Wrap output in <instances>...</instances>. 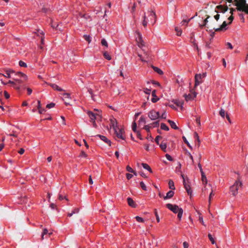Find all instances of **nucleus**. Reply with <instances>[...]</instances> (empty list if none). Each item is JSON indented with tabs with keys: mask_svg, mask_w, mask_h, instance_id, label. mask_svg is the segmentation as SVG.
Masks as SVG:
<instances>
[{
	"mask_svg": "<svg viewBox=\"0 0 248 248\" xmlns=\"http://www.w3.org/2000/svg\"><path fill=\"white\" fill-rule=\"evenodd\" d=\"M15 72L11 70H7L6 71L3 76L7 78H12L13 80H10L7 83L4 84H10L11 86L17 90H19L20 89L21 83L26 81L28 79V77L26 75L23 73L17 72L15 74V77L13 78L12 75Z\"/></svg>",
	"mask_w": 248,
	"mask_h": 248,
	"instance_id": "f257e3e1",
	"label": "nucleus"
},
{
	"mask_svg": "<svg viewBox=\"0 0 248 248\" xmlns=\"http://www.w3.org/2000/svg\"><path fill=\"white\" fill-rule=\"evenodd\" d=\"M229 2H233L236 6V8H230V13L233 15V12L237 10L238 11L244 12L248 15V4L246 3V0H226Z\"/></svg>",
	"mask_w": 248,
	"mask_h": 248,
	"instance_id": "f03ea898",
	"label": "nucleus"
},
{
	"mask_svg": "<svg viewBox=\"0 0 248 248\" xmlns=\"http://www.w3.org/2000/svg\"><path fill=\"white\" fill-rule=\"evenodd\" d=\"M142 25L144 27H147L148 23L154 25L156 21V17L155 12L153 11L148 12L144 14L143 16Z\"/></svg>",
	"mask_w": 248,
	"mask_h": 248,
	"instance_id": "7ed1b4c3",
	"label": "nucleus"
},
{
	"mask_svg": "<svg viewBox=\"0 0 248 248\" xmlns=\"http://www.w3.org/2000/svg\"><path fill=\"white\" fill-rule=\"evenodd\" d=\"M166 207L170 210L172 211L173 213H178L177 217L179 220H181L183 214V210L181 208H179V206L176 204H172L171 203H167Z\"/></svg>",
	"mask_w": 248,
	"mask_h": 248,
	"instance_id": "20e7f679",
	"label": "nucleus"
},
{
	"mask_svg": "<svg viewBox=\"0 0 248 248\" xmlns=\"http://www.w3.org/2000/svg\"><path fill=\"white\" fill-rule=\"evenodd\" d=\"M242 186V182L239 180L235 181L234 184L230 187V191L233 196H236L238 193V190Z\"/></svg>",
	"mask_w": 248,
	"mask_h": 248,
	"instance_id": "39448f33",
	"label": "nucleus"
},
{
	"mask_svg": "<svg viewBox=\"0 0 248 248\" xmlns=\"http://www.w3.org/2000/svg\"><path fill=\"white\" fill-rule=\"evenodd\" d=\"M181 177L183 180V185L187 191L188 195H191L192 194V190L190 186V182L188 179L187 177H185L184 174H182Z\"/></svg>",
	"mask_w": 248,
	"mask_h": 248,
	"instance_id": "423d86ee",
	"label": "nucleus"
},
{
	"mask_svg": "<svg viewBox=\"0 0 248 248\" xmlns=\"http://www.w3.org/2000/svg\"><path fill=\"white\" fill-rule=\"evenodd\" d=\"M206 76V73H202V74H196L195 76V87L202 83V79Z\"/></svg>",
	"mask_w": 248,
	"mask_h": 248,
	"instance_id": "0eeeda50",
	"label": "nucleus"
},
{
	"mask_svg": "<svg viewBox=\"0 0 248 248\" xmlns=\"http://www.w3.org/2000/svg\"><path fill=\"white\" fill-rule=\"evenodd\" d=\"M148 115L151 120H156L160 117L159 112L154 109L151 110L149 112Z\"/></svg>",
	"mask_w": 248,
	"mask_h": 248,
	"instance_id": "6e6552de",
	"label": "nucleus"
},
{
	"mask_svg": "<svg viewBox=\"0 0 248 248\" xmlns=\"http://www.w3.org/2000/svg\"><path fill=\"white\" fill-rule=\"evenodd\" d=\"M114 133L115 134L116 137L118 139L125 140V136L124 135V131L123 128H118V129H116V131H114Z\"/></svg>",
	"mask_w": 248,
	"mask_h": 248,
	"instance_id": "1a4fd4ad",
	"label": "nucleus"
},
{
	"mask_svg": "<svg viewBox=\"0 0 248 248\" xmlns=\"http://www.w3.org/2000/svg\"><path fill=\"white\" fill-rule=\"evenodd\" d=\"M136 41L138 43V46L140 47H141L143 46H144V41L142 39V35L141 33L137 31L136 32Z\"/></svg>",
	"mask_w": 248,
	"mask_h": 248,
	"instance_id": "9d476101",
	"label": "nucleus"
},
{
	"mask_svg": "<svg viewBox=\"0 0 248 248\" xmlns=\"http://www.w3.org/2000/svg\"><path fill=\"white\" fill-rule=\"evenodd\" d=\"M197 96V93L193 89L190 91V93L188 94H185L184 96L186 101L189 100H193L196 98Z\"/></svg>",
	"mask_w": 248,
	"mask_h": 248,
	"instance_id": "9b49d317",
	"label": "nucleus"
},
{
	"mask_svg": "<svg viewBox=\"0 0 248 248\" xmlns=\"http://www.w3.org/2000/svg\"><path fill=\"white\" fill-rule=\"evenodd\" d=\"M109 126L111 128L113 129L114 131H116V129L117 130L119 128L117 125V121L114 118H111L110 119Z\"/></svg>",
	"mask_w": 248,
	"mask_h": 248,
	"instance_id": "f8f14e48",
	"label": "nucleus"
},
{
	"mask_svg": "<svg viewBox=\"0 0 248 248\" xmlns=\"http://www.w3.org/2000/svg\"><path fill=\"white\" fill-rule=\"evenodd\" d=\"M174 192L172 190H170L167 193L166 195L163 197V199L165 200L170 199L174 196Z\"/></svg>",
	"mask_w": 248,
	"mask_h": 248,
	"instance_id": "ddd939ff",
	"label": "nucleus"
},
{
	"mask_svg": "<svg viewBox=\"0 0 248 248\" xmlns=\"http://www.w3.org/2000/svg\"><path fill=\"white\" fill-rule=\"evenodd\" d=\"M127 203L130 206L133 208H135L137 206L136 203L131 198L128 197L127 199Z\"/></svg>",
	"mask_w": 248,
	"mask_h": 248,
	"instance_id": "4468645a",
	"label": "nucleus"
},
{
	"mask_svg": "<svg viewBox=\"0 0 248 248\" xmlns=\"http://www.w3.org/2000/svg\"><path fill=\"white\" fill-rule=\"evenodd\" d=\"M216 8L217 9L219 12L223 13H225L228 9V7L227 6H223L221 5L217 6Z\"/></svg>",
	"mask_w": 248,
	"mask_h": 248,
	"instance_id": "2eb2a0df",
	"label": "nucleus"
},
{
	"mask_svg": "<svg viewBox=\"0 0 248 248\" xmlns=\"http://www.w3.org/2000/svg\"><path fill=\"white\" fill-rule=\"evenodd\" d=\"M152 95L153 96V98L151 99L152 102L153 103H156L159 100V98L156 95V91L155 90L152 92Z\"/></svg>",
	"mask_w": 248,
	"mask_h": 248,
	"instance_id": "dca6fc26",
	"label": "nucleus"
},
{
	"mask_svg": "<svg viewBox=\"0 0 248 248\" xmlns=\"http://www.w3.org/2000/svg\"><path fill=\"white\" fill-rule=\"evenodd\" d=\"M97 136L99 137L102 140L104 141L106 143L108 144L109 145H110L111 141L106 137L101 135H97Z\"/></svg>",
	"mask_w": 248,
	"mask_h": 248,
	"instance_id": "f3484780",
	"label": "nucleus"
},
{
	"mask_svg": "<svg viewBox=\"0 0 248 248\" xmlns=\"http://www.w3.org/2000/svg\"><path fill=\"white\" fill-rule=\"evenodd\" d=\"M227 25V22L224 21L219 28L214 29V30L216 31H218L224 29L226 30Z\"/></svg>",
	"mask_w": 248,
	"mask_h": 248,
	"instance_id": "a211bd4d",
	"label": "nucleus"
},
{
	"mask_svg": "<svg viewBox=\"0 0 248 248\" xmlns=\"http://www.w3.org/2000/svg\"><path fill=\"white\" fill-rule=\"evenodd\" d=\"M87 114L89 117L90 118V121H94L96 119L95 114L91 111H88Z\"/></svg>",
	"mask_w": 248,
	"mask_h": 248,
	"instance_id": "6ab92c4d",
	"label": "nucleus"
},
{
	"mask_svg": "<svg viewBox=\"0 0 248 248\" xmlns=\"http://www.w3.org/2000/svg\"><path fill=\"white\" fill-rule=\"evenodd\" d=\"M170 124V127L174 129H178V127L176 125L175 123L171 120H169L168 121Z\"/></svg>",
	"mask_w": 248,
	"mask_h": 248,
	"instance_id": "aec40b11",
	"label": "nucleus"
},
{
	"mask_svg": "<svg viewBox=\"0 0 248 248\" xmlns=\"http://www.w3.org/2000/svg\"><path fill=\"white\" fill-rule=\"evenodd\" d=\"M38 106L37 108L38 109V111L40 114H42L45 111V109L44 108H42L41 106V102L38 100L37 101Z\"/></svg>",
	"mask_w": 248,
	"mask_h": 248,
	"instance_id": "412c9836",
	"label": "nucleus"
},
{
	"mask_svg": "<svg viewBox=\"0 0 248 248\" xmlns=\"http://www.w3.org/2000/svg\"><path fill=\"white\" fill-rule=\"evenodd\" d=\"M152 68L154 69V70L155 72H156L157 74H158L159 75H162L163 74V72L160 68H159L157 67L154 66H153Z\"/></svg>",
	"mask_w": 248,
	"mask_h": 248,
	"instance_id": "4be33fe9",
	"label": "nucleus"
},
{
	"mask_svg": "<svg viewBox=\"0 0 248 248\" xmlns=\"http://www.w3.org/2000/svg\"><path fill=\"white\" fill-rule=\"evenodd\" d=\"M142 167L145 169L148 170L150 172H152V170L151 168V167L149 166V165H148L146 163H142L141 164Z\"/></svg>",
	"mask_w": 248,
	"mask_h": 248,
	"instance_id": "5701e85b",
	"label": "nucleus"
},
{
	"mask_svg": "<svg viewBox=\"0 0 248 248\" xmlns=\"http://www.w3.org/2000/svg\"><path fill=\"white\" fill-rule=\"evenodd\" d=\"M88 92L90 94L91 98L94 101H95V95L93 93V90L91 88H88Z\"/></svg>",
	"mask_w": 248,
	"mask_h": 248,
	"instance_id": "b1692460",
	"label": "nucleus"
},
{
	"mask_svg": "<svg viewBox=\"0 0 248 248\" xmlns=\"http://www.w3.org/2000/svg\"><path fill=\"white\" fill-rule=\"evenodd\" d=\"M49 85L55 90H57L59 91H62V89H61L60 87H59L57 85L55 84L50 83L49 84Z\"/></svg>",
	"mask_w": 248,
	"mask_h": 248,
	"instance_id": "393cba45",
	"label": "nucleus"
},
{
	"mask_svg": "<svg viewBox=\"0 0 248 248\" xmlns=\"http://www.w3.org/2000/svg\"><path fill=\"white\" fill-rule=\"evenodd\" d=\"M160 147L163 151L166 152L167 144L166 142L162 141L160 144Z\"/></svg>",
	"mask_w": 248,
	"mask_h": 248,
	"instance_id": "a878e982",
	"label": "nucleus"
},
{
	"mask_svg": "<svg viewBox=\"0 0 248 248\" xmlns=\"http://www.w3.org/2000/svg\"><path fill=\"white\" fill-rule=\"evenodd\" d=\"M210 17L209 16H207V17L203 21L202 23L201 24H200V27L201 28H203V27H204L208 22V19Z\"/></svg>",
	"mask_w": 248,
	"mask_h": 248,
	"instance_id": "bb28decb",
	"label": "nucleus"
},
{
	"mask_svg": "<svg viewBox=\"0 0 248 248\" xmlns=\"http://www.w3.org/2000/svg\"><path fill=\"white\" fill-rule=\"evenodd\" d=\"M169 188L171 190H173L175 189V186H174V182H173V181L172 180H169Z\"/></svg>",
	"mask_w": 248,
	"mask_h": 248,
	"instance_id": "cd10ccee",
	"label": "nucleus"
},
{
	"mask_svg": "<svg viewBox=\"0 0 248 248\" xmlns=\"http://www.w3.org/2000/svg\"><path fill=\"white\" fill-rule=\"evenodd\" d=\"M126 170L130 173H133L134 175H136V172L129 166H127L126 168Z\"/></svg>",
	"mask_w": 248,
	"mask_h": 248,
	"instance_id": "c85d7f7f",
	"label": "nucleus"
},
{
	"mask_svg": "<svg viewBox=\"0 0 248 248\" xmlns=\"http://www.w3.org/2000/svg\"><path fill=\"white\" fill-rule=\"evenodd\" d=\"M103 56L105 57V58L108 60H110L111 59L110 55L107 51H104L103 52Z\"/></svg>",
	"mask_w": 248,
	"mask_h": 248,
	"instance_id": "c756f323",
	"label": "nucleus"
},
{
	"mask_svg": "<svg viewBox=\"0 0 248 248\" xmlns=\"http://www.w3.org/2000/svg\"><path fill=\"white\" fill-rule=\"evenodd\" d=\"M47 234L50 235L52 234V232L48 233V230L46 229H44L42 233V239H43L44 238V236Z\"/></svg>",
	"mask_w": 248,
	"mask_h": 248,
	"instance_id": "7c9ffc66",
	"label": "nucleus"
},
{
	"mask_svg": "<svg viewBox=\"0 0 248 248\" xmlns=\"http://www.w3.org/2000/svg\"><path fill=\"white\" fill-rule=\"evenodd\" d=\"M174 103L177 106L182 108L183 102L176 100L174 101Z\"/></svg>",
	"mask_w": 248,
	"mask_h": 248,
	"instance_id": "2f4dec72",
	"label": "nucleus"
},
{
	"mask_svg": "<svg viewBox=\"0 0 248 248\" xmlns=\"http://www.w3.org/2000/svg\"><path fill=\"white\" fill-rule=\"evenodd\" d=\"M161 129L165 131L169 130V127L164 123H162L160 125Z\"/></svg>",
	"mask_w": 248,
	"mask_h": 248,
	"instance_id": "473e14b6",
	"label": "nucleus"
},
{
	"mask_svg": "<svg viewBox=\"0 0 248 248\" xmlns=\"http://www.w3.org/2000/svg\"><path fill=\"white\" fill-rule=\"evenodd\" d=\"M194 138L198 142V145L199 146L200 143V140L199 139V137L198 136V134L197 132H195L194 134Z\"/></svg>",
	"mask_w": 248,
	"mask_h": 248,
	"instance_id": "72a5a7b5",
	"label": "nucleus"
},
{
	"mask_svg": "<svg viewBox=\"0 0 248 248\" xmlns=\"http://www.w3.org/2000/svg\"><path fill=\"white\" fill-rule=\"evenodd\" d=\"M194 17H192L190 19H183L182 22H181V24H182V25H184L185 24H186V26H187V24H188V23L190 21V20L192 19Z\"/></svg>",
	"mask_w": 248,
	"mask_h": 248,
	"instance_id": "f704fd0d",
	"label": "nucleus"
},
{
	"mask_svg": "<svg viewBox=\"0 0 248 248\" xmlns=\"http://www.w3.org/2000/svg\"><path fill=\"white\" fill-rule=\"evenodd\" d=\"M83 38H84V39L88 42V43H90L92 40H91V37L90 35H84L83 36Z\"/></svg>",
	"mask_w": 248,
	"mask_h": 248,
	"instance_id": "c9c22d12",
	"label": "nucleus"
},
{
	"mask_svg": "<svg viewBox=\"0 0 248 248\" xmlns=\"http://www.w3.org/2000/svg\"><path fill=\"white\" fill-rule=\"evenodd\" d=\"M175 30L176 31V34H177V36H181V35L182 31L181 29H180L178 27H175Z\"/></svg>",
	"mask_w": 248,
	"mask_h": 248,
	"instance_id": "e433bc0d",
	"label": "nucleus"
},
{
	"mask_svg": "<svg viewBox=\"0 0 248 248\" xmlns=\"http://www.w3.org/2000/svg\"><path fill=\"white\" fill-rule=\"evenodd\" d=\"M132 130L135 133H136L138 131L137 130V124L136 123V122L135 121L134 122H133V123L132 124Z\"/></svg>",
	"mask_w": 248,
	"mask_h": 248,
	"instance_id": "4c0bfd02",
	"label": "nucleus"
},
{
	"mask_svg": "<svg viewBox=\"0 0 248 248\" xmlns=\"http://www.w3.org/2000/svg\"><path fill=\"white\" fill-rule=\"evenodd\" d=\"M143 128L147 132H150V129L151 128H152V126L151 125V124H148V125H144Z\"/></svg>",
	"mask_w": 248,
	"mask_h": 248,
	"instance_id": "58836bf2",
	"label": "nucleus"
},
{
	"mask_svg": "<svg viewBox=\"0 0 248 248\" xmlns=\"http://www.w3.org/2000/svg\"><path fill=\"white\" fill-rule=\"evenodd\" d=\"M151 125L152 128H153V127H157L159 125V121H156L153 123L152 124H151Z\"/></svg>",
	"mask_w": 248,
	"mask_h": 248,
	"instance_id": "ea45409f",
	"label": "nucleus"
},
{
	"mask_svg": "<svg viewBox=\"0 0 248 248\" xmlns=\"http://www.w3.org/2000/svg\"><path fill=\"white\" fill-rule=\"evenodd\" d=\"M154 213H155V216L156 217V219L157 222L158 223L159 222L160 218H159V215L158 214L157 210L156 209H155V210H154Z\"/></svg>",
	"mask_w": 248,
	"mask_h": 248,
	"instance_id": "a19ab883",
	"label": "nucleus"
},
{
	"mask_svg": "<svg viewBox=\"0 0 248 248\" xmlns=\"http://www.w3.org/2000/svg\"><path fill=\"white\" fill-rule=\"evenodd\" d=\"M139 122L140 124H141L142 123L145 124L146 123V120H145V118H144V117L143 116H141L139 120Z\"/></svg>",
	"mask_w": 248,
	"mask_h": 248,
	"instance_id": "79ce46f5",
	"label": "nucleus"
},
{
	"mask_svg": "<svg viewBox=\"0 0 248 248\" xmlns=\"http://www.w3.org/2000/svg\"><path fill=\"white\" fill-rule=\"evenodd\" d=\"M101 44L102 46H105L106 47H108V43L105 39H104V38L102 39L101 40Z\"/></svg>",
	"mask_w": 248,
	"mask_h": 248,
	"instance_id": "37998d69",
	"label": "nucleus"
},
{
	"mask_svg": "<svg viewBox=\"0 0 248 248\" xmlns=\"http://www.w3.org/2000/svg\"><path fill=\"white\" fill-rule=\"evenodd\" d=\"M208 237L212 244H214L216 243L215 240H214V239L213 238V237H212V235L210 233L208 234Z\"/></svg>",
	"mask_w": 248,
	"mask_h": 248,
	"instance_id": "c03bdc74",
	"label": "nucleus"
},
{
	"mask_svg": "<svg viewBox=\"0 0 248 248\" xmlns=\"http://www.w3.org/2000/svg\"><path fill=\"white\" fill-rule=\"evenodd\" d=\"M182 138H183L184 142L187 145V146L188 147H189L190 148H191V146L190 145L188 141L187 140L185 136H183Z\"/></svg>",
	"mask_w": 248,
	"mask_h": 248,
	"instance_id": "a18cd8bd",
	"label": "nucleus"
},
{
	"mask_svg": "<svg viewBox=\"0 0 248 248\" xmlns=\"http://www.w3.org/2000/svg\"><path fill=\"white\" fill-rule=\"evenodd\" d=\"M140 186L141 188L145 191L147 190V187L145 184L143 183V182H140Z\"/></svg>",
	"mask_w": 248,
	"mask_h": 248,
	"instance_id": "49530a36",
	"label": "nucleus"
},
{
	"mask_svg": "<svg viewBox=\"0 0 248 248\" xmlns=\"http://www.w3.org/2000/svg\"><path fill=\"white\" fill-rule=\"evenodd\" d=\"M135 218L136 220L139 222H144V219L139 216H136L135 217Z\"/></svg>",
	"mask_w": 248,
	"mask_h": 248,
	"instance_id": "de8ad7c7",
	"label": "nucleus"
},
{
	"mask_svg": "<svg viewBox=\"0 0 248 248\" xmlns=\"http://www.w3.org/2000/svg\"><path fill=\"white\" fill-rule=\"evenodd\" d=\"M39 33L41 34H42V36H41V44L42 45L44 44V39H45V37H44V32H43V31H41L40 32H39Z\"/></svg>",
	"mask_w": 248,
	"mask_h": 248,
	"instance_id": "09e8293b",
	"label": "nucleus"
},
{
	"mask_svg": "<svg viewBox=\"0 0 248 248\" xmlns=\"http://www.w3.org/2000/svg\"><path fill=\"white\" fill-rule=\"evenodd\" d=\"M79 157L86 158L87 155L84 151H82L79 155Z\"/></svg>",
	"mask_w": 248,
	"mask_h": 248,
	"instance_id": "8fccbe9b",
	"label": "nucleus"
},
{
	"mask_svg": "<svg viewBox=\"0 0 248 248\" xmlns=\"http://www.w3.org/2000/svg\"><path fill=\"white\" fill-rule=\"evenodd\" d=\"M19 65L21 67H26L27 66V64L22 61L19 62Z\"/></svg>",
	"mask_w": 248,
	"mask_h": 248,
	"instance_id": "3c124183",
	"label": "nucleus"
},
{
	"mask_svg": "<svg viewBox=\"0 0 248 248\" xmlns=\"http://www.w3.org/2000/svg\"><path fill=\"white\" fill-rule=\"evenodd\" d=\"M219 114L222 118H224L225 115V110L223 109H221L219 111Z\"/></svg>",
	"mask_w": 248,
	"mask_h": 248,
	"instance_id": "603ef678",
	"label": "nucleus"
},
{
	"mask_svg": "<svg viewBox=\"0 0 248 248\" xmlns=\"http://www.w3.org/2000/svg\"><path fill=\"white\" fill-rule=\"evenodd\" d=\"M59 199L61 201L63 200V199H65L66 201H68V199L66 196H63L62 194H59Z\"/></svg>",
	"mask_w": 248,
	"mask_h": 248,
	"instance_id": "864d4df0",
	"label": "nucleus"
},
{
	"mask_svg": "<svg viewBox=\"0 0 248 248\" xmlns=\"http://www.w3.org/2000/svg\"><path fill=\"white\" fill-rule=\"evenodd\" d=\"M55 104L54 103H51L50 104H48L46 105V108H51L53 107H54Z\"/></svg>",
	"mask_w": 248,
	"mask_h": 248,
	"instance_id": "5fc2aeb1",
	"label": "nucleus"
},
{
	"mask_svg": "<svg viewBox=\"0 0 248 248\" xmlns=\"http://www.w3.org/2000/svg\"><path fill=\"white\" fill-rule=\"evenodd\" d=\"M143 91L147 94H150L151 92V89L148 88H144Z\"/></svg>",
	"mask_w": 248,
	"mask_h": 248,
	"instance_id": "6e6d98bb",
	"label": "nucleus"
},
{
	"mask_svg": "<svg viewBox=\"0 0 248 248\" xmlns=\"http://www.w3.org/2000/svg\"><path fill=\"white\" fill-rule=\"evenodd\" d=\"M63 98L65 99H70V94L68 93H65L63 95Z\"/></svg>",
	"mask_w": 248,
	"mask_h": 248,
	"instance_id": "4d7b16f0",
	"label": "nucleus"
},
{
	"mask_svg": "<svg viewBox=\"0 0 248 248\" xmlns=\"http://www.w3.org/2000/svg\"><path fill=\"white\" fill-rule=\"evenodd\" d=\"M162 138L160 136H157L156 137L155 139V141L157 144H159V140Z\"/></svg>",
	"mask_w": 248,
	"mask_h": 248,
	"instance_id": "13d9d810",
	"label": "nucleus"
},
{
	"mask_svg": "<svg viewBox=\"0 0 248 248\" xmlns=\"http://www.w3.org/2000/svg\"><path fill=\"white\" fill-rule=\"evenodd\" d=\"M51 26L53 28L57 29L58 26H59V25L56 24V23H53L52 22H51Z\"/></svg>",
	"mask_w": 248,
	"mask_h": 248,
	"instance_id": "bf43d9fd",
	"label": "nucleus"
},
{
	"mask_svg": "<svg viewBox=\"0 0 248 248\" xmlns=\"http://www.w3.org/2000/svg\"><path fill=\"white\" fill-rule=\"evenodd\" d=\"M4 96H5V98H6V99H8V98H10V94H9L8 93L7 91H5L4 92Z\"/></svg>",
	"mask_w": 248,
	"mask_h": 248,
	"instance_id": "052dcab7",
	"label": "nucleus"
},
{
	"mask_svg": "<svg viewBox=\"0 0 248 248\" xmlns=\"http://www.w3.org/2000/svg\"><path fill=\"white\" fill-rule=\"evenodd\" d=\"M165 156L166 157V158L169 160V161H172V157L169 154H166L165 155Z\"/></svg>",
	"mask_w": 248,
	"mask_h": 248,
	"instance_id": "680f3d73",
	"label": "nucleus"
},
{
	"mask_svg": "<svg viewBox=\"0 0 248 248\" xmlns=\"http://www.w3.org/2000/svg\"><path fill=\"white\" fill-rule=\"evenodd\" d=\"M126 177L128 180H130V179H131L132 178L133 175L130 173H126Z\"/></svg>",
	"mask_w": 248,
	"mask_h": 248,
	"instance_id": "e2e57ef3",
	"label": "nucleus"
},
{
	"mask_svg": "<svg viewBox=\"0 0 248 248\" xmlns=\"http://www.w3.org/2000/svg\"><path fill=\"white\" fill-rule=\"evenodd\" d=\"M184 248H188L189 247V244L187 242H184L183 244Z\"/></svg>",
	"mask_w": 248,
	"mask_h": 248,
	"instance_id": "0e129e2a",
	"label": "nucleus"
},
{
	"mask_svg": "<svg viewBox=\"0 0 248 248\" xmlns=\"http://www.w3.org/2000/svg\"><path fill=\"white\" fill-rule=\"evenodd\" d=\"M233 19V16H232V15L230 16L228 18V20H229V24H231L232 20Z\"/></svg>",
	"mask_w": 248,
	"mask_h": 248,
	"instance_id": "69168bd1",
	"label": "nucleus"
},
{
	"mask_svg": "<svg viewBox=\"0 0 248 248\" xmlns=\"http://www.w3.org/2000/svg\"><path fill=\"white\" fill-rule=\"evenodd\" d=\"M9 135L10 136H14V137H16L17 135L16 132H14V131H13L12 133H10Z\"/></svg>",
	"mask_w": 248,
	"mask_h": 248,
	"instance_id": "338daca9",
	"label": "nucleus"
},
{
	"mask_svg": "<svg viewBox=\"0 0 248 248\" xmlns=\"http://www.w3.org/2000/svg\"><path fill=\"white\" fill-rule=\"evenodd\" d=\"M226 46L230 49H232L233 48V46H232V45L231 44V43H229V42H228L226 44Z\"/></svg>",
	"mask_w": 248,
	"mask_h": 248,
	"instance_id": "774afa93",
	"label": "nucleus"
}]
</instances>
